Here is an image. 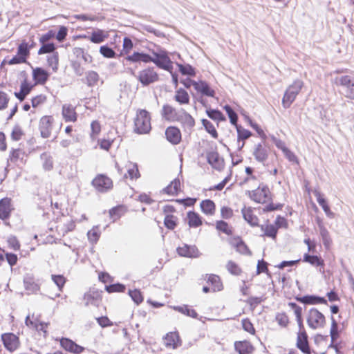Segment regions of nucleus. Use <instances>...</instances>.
Returning a JSON list of instances; mask_svg holds the SVG:
<instances>
[{
  "instance_id": "obj_1",
  "label": "nucleus",
  "mask_w": 354,
  "mask_h": 354,
  "mask_svg": "<svg viewBox=\"0 0 354 354\" xmlns=\"http://www.w3.org/2000/svg\"><path fill=\"white\" fill-rule=\"evenodd\" d=\"M152 54L154 57L144 53L134 52L131 55L127 56L126 59L132 62H153L160 68L170 71L171 61L165 51H160V53L153 51Z\"/></svg>"
},
{
  "instance_id": "obj_2",
  "label": "nucleus",
  "mask_w": 354,
  "mask_h": 354,
  "mask_svg": "<svg viewBox=\"0 0 354 354\" xmlns=\"http://www.w3.org/2000/svg\"><path fill=\"white\" fill-rule=\"evenodd\" d=\"M304 86V82L301 80H296L286 89L282 99V104L285 109L289 108L292 103L296 99Z\"/></svg>"
},
{
  "instance_id": "obj_3",
  "label": "nucleus",
  "mask_w": 354,
  "mask_h": 354,
  "mask_svg": "<svg viewBox=\"0 0 354 354\" xmlns=\"http://www.w3.org/2000/svg\"><path fill=\"white\" fill-rule=\"evenodd\" d=\"M135 131L140 134L147 133L151 130V118L145 110H140L134 120Z\"/></svg>"
},
{
  "instance_id": "obj_4",
  "label": "nucleus",
  "mask_w": 354,
  "mask_h": 354,
  "mask_svg": "<svg viewBox=\"0 0 354 354\" xmlns=\"http://www.w3.org/2000/svg\"><path fill=\"white\" fill-rule=\"evenodd\" d=\"M307 324L313 329L323 328L326 324V319L324 315L317 308H312L308 311Z\"/></svg>"
},
{
  "instance_id": "obj_5",
  "label": "nucleus",
  "mask_w": 354,
  "mask_h": 354,
  "mask_svg": "<svg viewBox=\"0 0 354 354\" xmlns=\"http://www.w3.org/2000/svg\"><path fill=\"white\" fill-rule=\"evenodd\" d=\"M132 75H133L143 86H148L158 80V75L152 67H148L140 71L137 75L132 72Z\"/></svg>"
},
{
  "instance_id": "obj_6",
  "label": "nucleus",
  "mask_w": 354,
  "mask_h": 354,
  "mask_svg": "<svg viewBox=\"0 0 354 354\" xmlns=\"http://www.w3.org/2000/svg\"><path fill=\"white\" fill-rule=\"evenodd\" d=\"M92 185L98 192H105L112 187L113 183L111 178L99 174L93 180Z\"/></svg>"
},
{
  "instance_id": "obj_7",
  "label": "nucleus",
  "mask_w": 354,
  "mask_h": 354,
  "mask_svg": "<svg viewBox=\"0 0 354 354\" xmlns=\"http://www.w3.org/2000/svg\"><path fill=\"white\" fill-rule=\"evenodd\" d=\"M1 340L4 347L10 352L16 351L20 345L19 337L12 333L2 334Z\"/></svg>"
},
{
  "instance_id": "obj_8",
  "label": "nucleus",
  "mask_w": 354,
  "mask_h": 354,
  "mask_svg": "<svg viewBox=\"0 0 354 354\" xmlns=\"http://www.w3.org/2000/svg\"><path fill=\"white\" fill-rule=\"evenodd\" d=\"M53 121L54 119L50 115H45L41 118L39 129L42 138H48L50 137L53 129Z\"/></svg>"
},
{
  "instance_id": "obj_9",
  "label": "nucleus",
  "mask_w": 354,
  "mask_h": 354,
  "mask_svg": "<svg viewBox=\"0 0 354 354\" xmlns=\"http://www.w3.org/2000/svg\"><path fill=\"white\" fill-rule=\"evenodd\" d=\"M270 190L267 186L259 187L252 192L250 198L258 203H265L270 199Z\"/></svg>"
},
{
  "instance_id": "obj_10",
  "label": "nucleus",
  "mask_w": 354,
  "mask_h": 354,
  "mask_svg": "<svg viewBox=\"0 0 354 354\" xmlns=\"http://www.w3.org/2000/svg\"><path fill=\"white\" fill-rule=\"evenodd\" d=\"M207 162L215 169L221 171L224 167V160L216 151L207 152Z\"/></svg>"
},
{
  "instance_id": "obj_11",
  "label": "nucleus",
  "mask_w": 354,
  "mask_h": 354,
  "mask_svg": "<svg viewBox=\"0 0 354 354\" xmlns=\"http://www.w3.org/2000/svg\"><path fill=\"white\" fill-rule=\"evenodd\" d=\"M176 122H180L185 129H191L195 125V120L192 116L183 109L179 110L178 120Z\"/></svg>"
},
{
  "instance_id": "obj_12",
  "label": "nucleus",
  "mask_w": 354,
  "mask_h": 354,
  "mask_svg": "<svg viewBox=\"0 0 354 354\" xmlns=\"http://www.w3.org/2000/svg\"><path fill=\"white\" fill-rule=\"evenodd\" d=\"M331 327L330 330V335L331 338V343L329 346L330 348H333L335 350L337 354H341L337 344H335V342L339 337L338 324L337 321L335 319L333 316H331Z\"/></svg>"
},
{
  "instance_id": "obj_13",
  "label": "nucleus",
  "mask_w": 354,
  "mask_h": 354,
  "mask_svg": "<svg viewBox=\"0 0 354 354\" xmlns=\"http://www.w3.org/2000/svg\"><path fill=\"white\" fill-rule=\"evenodd\" d=\"M177 252L180 256L184 257L196 258L199 257V251L195 245L185 244L177 248Z\"/></svg>"
},
{
  "instance_id": "obj_14",
  "label": "nucleus",
  "mask_w": 354,
  "mask_h": 354,
  "mask_svg": "<svg viewBox=\"0 0 354 354\" xmlns=\"http://www.w3.org/2000/svg\"><path fill=\"white\" fill-rule=\"evenodd\" d=\"M167 140L173 145L178 144L181 140V133L177 127H169L165 131Z\"/></svg>"
},
{
  "instance_id": "obj_15",
  "label": "nucleus",
  "mask_w": 354,
  "mask_h": 354,
  "mask_svg": "<svg viewBox=\"0 0 354 354\" xmlns=\"http://www.w3.org/2000/svg\"><path fill=\"white\" fill-rule=\"evenodd\" d=\"M12 210L11 199L10 198L6 197L0 200V218L1 220L8 219Z\"/></svg>"
},
{
  "instance_id": "obj_16",
  "label": "nucleus",
  "mask_w": 354,
  "mask_h": 354,
  "mask_svg": "<svg viewBox=\"0 0 354 354\" xmlns=\"http://www.w3.org/2000/svg\"><path fill=\"white\" fill-rule=\"evenodd\" d=\"M100 292L97 290H90L86 292L84 295V300L85 301V305L89 306L93 305L97 306L100 302Z\"/></svg>"
},
{
  "instance_id": "obj_17",
  "label": "nucleus",
  "mask_w": 354,
  "mask_h": 354,
  "mask_svg": "<svg viewBox=\"0 0 354 354\" xmlns=\"http://www.w3.org/2000/svg\"><path fill=\"white\" fill-rule=\"evenodd\" d=\"M179 110H176L169 104L162 106L161 115L163 118L169 122H176L178 120Z\"/></svg>"
},
{
  "instance_id": "obj_18",
  "label": "nucleus",
  "mask_w": 354,
  "mask_h": 354,
  "mask_svg": "<svg viewBox=\"0 0 354 354\" xmlns=\"http://www.w3.org/2000/svg\"><path fill=\"white\" fill-rule=\"evenodd\" d=\"M253 155L257 161L264 162L268 157V149L261 144H258L255 146Z\"/></svg>"
},
{
  "instance_id": "obj_19",
  "label": "nucleus",
  "mask_w": 354,
  "mask_h": 354,
  "mask_svg": "<svg viewBox=\"0 0 354 354\" xmlns=\"http://www.w3.org/2000/svg\"><path fill=\"white\" fill-rule=\"evenodd\" d=\"M164 342L167 347H171L173 348H177L180 345L178 333L176 332H170L167 333L164 338Z\"/></svg>"
},
{
  "instance_id": "obj_20",
  "label": "nucleus",
  "mask_w": 354,
  "mask_h": 354,
  "mask_svg": "<svg viewBox=\"0 0 354 354\" xmlns=\"http://www.w3.org/2000/svg\"><path fill=\"white\" fill-rule=\"evenodd\" d=\"M194 89L201 94L209 96L214 97L215 94V91L212 89L208 84L204 81L196 82L194 83Z\"/></svg>"
},
{
  "instance_id": "obj_21",
  "label": "nucleus",
  "mask_w": 354,
  "mask_h": 354,
  "mask_svg": "<svg viewBox=\"0 0 354 354\" xmlns=\"http://www.w3.org/2000/svg\"><path fill=\"white\" fill-rule=\"evenodd\" d=\"M297 300L304 304H326L327 301L324 298L316 295H306L301 297H297Z\"/></svg>"
},
{
  "instance_id": "obj_22",
  "label": "nucleus",
  "mask_w": 354,
  "mask_h": 354,
  "mask_svg": "<svg viewBox=\"0 0 354 354\" xmlns=\"http://www.w3.org/2000/svg\"><path fill=\"white\" fill-rule=\"evenodd\" d=\"M297 347L304 353L310 354L308 336L306 332L299 333L297 335Z\"/></svg>"
},
{
  "instance_id": "obj_23",
  "label": "nucleus",
  "mask_w": 354,
  "mask_h": 354,
  "mask_svg": "<svg viewBox=\"0 0 354 354\" xmlns=\"http://www.w3.org/2000/svg\"><path fill=\"white\" fill-rule=\"evenodd\" d=\"M62 115L66 122H75L77 120L76 112L71 104H64L62 106Z\"/></svg>"
},
{
  "instance_id": "obj_24",
  "label": "nucleus",
  "mask_w": 354,
  "mask_h": 354,
  "mask_svg": "<svg viewBox=\"0 0 354 354\" xmlns=\"http://www.w3.org/2000/svg\"><path fill=\"white\" fill-rule=\"evenodd\" d=\"M234 346L239 354H250L254 351L253 346L248 341L236 342Z\"/></svg>"
},
{
  "instance_id": "obj_25",
  "label": "nucleus",
  "mask_w": 354,
  "mask_h": 354,
  "mask_svg": "<svg viewBox=\"0 0 354 354\" xmlns=\"http://www.w3.org/2000/svg\"><path fill=\"white\" fill-rule=\"evenodd\" d=\"M315 196L316 197L317 201L319 205L322 207L323 210L326 213V214L330 218L334 216L333 212H332L330 209L329 206L328 205L326 201L323 197V195L319 192L315 190L313 192Z\"/></svg>"
},
{
  "instance_id": "obj_26",
  "label": "nucleus",
  "mask_w": 354,
  "mask_h": 354,
  "mask_svg": "<svg viewBox=\"0 0 354 354\" xmlns=\"http://www.w3.org/2000/svg\"><path fill=\"white\" fill-rule=\"evenodd\" d=\"M230 243L236 248V251L242 254L251 255L252 253L246 244L239 238H235Z\"/></svg>"
},
{
  "instance_id": "obj_27",
  "label": "nucleus",
  "mask_w": 354,
  "mask_h": 354,
  "mask_svg": "<svg viewBox=\"0 0 354 354\" xmlns=\"http://www.w3.org/2000/svg\"><path fill=\"white\" fill-rule=\"evenodd\" d=\"M241 212L244 219L252 226H256L258 225V218L257 216L253 214L251 208H246L245 207L242 209Z\"/></svg>"
},
{
  "instance_id": "obj_28",
  "label": "nucleus",
  "mask_w": 354,
  "mask_h": 354,
  "mask_svg": "<svg viewBox=\"0 0 354 354\" xmlns=\"http://www.w3.org/2000/svg\"><path fill=\"white\" fill-rule=\"evenodd\" d=\"M33 78L34 80L39 84H44L48 78V73L41 68H36L33 70L32 73Z\"/></svg>"
},
{
  "instance_id": "obj_29",
  "label": "nucleus",
  "mask_w": 354,
  "mask_h": 354,
  "mask_svg": "<svg viewBox=\"0 0 354 354\" xmlns=\"http://www.w3.org/2000/svg\"><path fill=\"white\" fill-rule=\"evenodd\" d=\"M207 281L212 286V290L214 292L220 291L223 289V284L218 275L213 274H207Z\"/></svg>"
},
{
  "instance_id": "obj_30",
  "label": "nucleus",
  "mask_w": 354,
  "mask_h": 354,
  "mask_svg": "<svg viewBox=\"0 0 354 354\" xmlns=\"http://www.w3.org/2000/svg\"><path fill=\"white\" fill-rule=\"evenodd\" d=\"M201 208L202 212L207 215H213L215 212V204L209 199L202 201Z\"/></svg>"
},
{
  "instance_id": "obj_31",
  "label": "nucleus",
  "mask_w": 354,
  "mask_h": 354,
  "mask_svg": "<svg viewBox=\"0 0 354 354\" xmlns=\"http://www.w3.org/2000/svg\"><path fill=\"white\" fill-rule=\"evenodd\" d=\"M303 261L314 266H320L322 268H324V260L316 255H310L308 254H305L304 255Z\"/></svg>"
},
{
  "instance_id": "obj_32",
  "label": "nucleus",
  "mask_w": 354,
  "mask_h": 354,
  "mask_svg": "<svg viewBox=\"0 0 354 354\" xmlns=\"http://www.w3.org/2000/svg\"><path fill=\"white\" fill-rule=\"evenodd\" d=\"M24 287L26 290L30 292H36L39 290V286L35 282L34 279L30 275H26L24 279Z\"/></svg>"
},
{
  "instance_id": "obj_33",
  "label": "nucleus",
  "mask_w": 354,
  "mask_h": 354,
  "mask_svg": "<svg viewBox=\"0 0 354 354\" xmlns=\"http://www.w3.org/2000/svg\"><path fill=\"white\" fill-rule=\"evenodd\" d=\"M174 99L180 104H189V94L183 88H179L176 91Z\"/></svg>"
},
{
  "instance_id": "obj_34",
  "label": "nucleus",
  "mask_w": 354,
  "mask_h": 354,
  "mask_svg": "<svg viewBox=\"0 0 354 354\" xmlns=\"http://www.w3.org/2000/svg\"><path fill=\"white\" fill-rule=\"evenodd\" d=\"M188 223L191 227H197L202 224L201 218L198 214L194 212L187 213Z\"/></svg>"
},
{
  "instance_id": "obj_35",
  "label": "nucleus",
  "mask_w": 354,
  "mask_h": 354,
  "mask_svg": "<svg viewBox=\"0 0 354 354\" xmlns=\"http://www.w3.org/2000/svg\"><path fill=\"white\" fill-rule=\"evenodd\" d=\"M180 183L178 179H174L171 183L163 189V192L169 195H175L180 189Z\"/></svg>"
},
{
  "instance_id": "obj_36",
  "label": "nucleus",
  "mask_w": 354,
  "mask_h": 354,
  "mask_svg": "<svg viewBox=\"0 0 354 354\" xmlns=\"http://www.w3.org/2000/svg\"><path fill=\"white\" fill-rule=\"evenodd\" d=\"M107 35L104 33V31L100 29H97L91 33L90 40L95 44H100L103 42Z\"/></svg>"
},
{
  "instance_id": "obj_37",
  "label": "nucleus",
  "mask_w": 354,
  "mask_h": 354,
  "mask_svg": "<svg viewBox=\"0 0 354 354\" xmlns=\"http://www.w3.org/2000/svg\"><path fill=\"white\" fill-rule=\"evenodd\" d=\"M86 84L88 86H94L100 80L99 75L93 71H89L86 73Z\"/></svg>"
},
{
  "instance_id": "obj_38",
  "label": "nucleus",
  "mask_w": 354,
  "mask_h": 354,
  "mask_svg": "<svg viewBox=\"0 0 354 354\" xmlns=\"http://www.w3.org/2000/svg\"><path fill=\"white\" fill-rule=\"evenodd\" d=\"M174 309L177 311L193 318H197L198 313L193 308H190L188 306H176Z\"/></svg>"
},
{
  "instance_id": "obj_39",
  "label": "nucleus",
  "mask_w": 354,
  "mask_h": 354,
  "mask_svg": "<svg viewBox=\"0 0 354 354\" xmlns=\"http://www.w3.org/2000/svg\"><path fill=\"white\" fill-rule=\"evenodd\" d=\"M206 113L208 117L213 120L219 122L225 120L223 114L218 110L209 109L206 110Z\"/></svg>"
},
{
  "instance_id": "obj_40",
  "label": "nucleus",
  "mask_w": 354,
  "mask_h": 354,
  "mask_svg": "<svg viewBox=\"0 0 354 354\" xmlns=\"http://www.w3.org/2000/svg\"><path fill=\"white\" fill-rule=\"evenodd\" d=\"M319 234L322 237L323 244L326 249H328L332 243V239L330 238L329 232L325 228L319 230Z\"/></svg>"
},
{
  "instance_id": "obj_41",
  "label": "nucleus",
  "mask_w": 354,
  "mask_h": 354,
  "mask_svg": "<svg viewBox=\"0 0 354 354\" xmlns=\"http://www.w3.org/2000/svg\"><path fill=\"white\" fill-rule=\"evenodd\" d=\"M127 173L131 179L138 178L140 173L138 171V165L136 163L129 162L127 165Z\"/></svg>"
},
{
  "instance_id": "obj_42",
  "label": "nucleus",
  "mask_w": 354,
  "mask_h": 354,
  "mask_svg": "<svg viewBox=\"0 0 354 354\" xmlns=\"http://www.w3.org/2000/svg\"><path fill=\"white\" fill-rule=\"evenodd\" d=\"M203 127L205 130L214 138H218V133L214 126V124L207 119H203L201 120Z\"/></svg>"
},
{
  "instance_id": "obj_43",
  "label": "nucleus",
  "mask_w": 354,
  "mask_h": 354,
  "mask_svg": "<svg viewBox=\"0 0 354 354\" xmlns=\"http://www.w3.org/2000/svg\"><path fill=\"white\" fill-rule=\"evenodd\" d=\"M336 80L341 86H345L346 88L354 86V78L349 75H343Z\"/></svg>"
},
{
  "instance_id": "obj_44",
  "label": "nucleus",
  "mask_w": 354,
  "mask_h": 354,
  "mask_svg": "<svg viewBox=\"0 0 354 354\" xmlns=\"http://www.w3.org/2000/svg\"><path fill=\"white\" fill-rule=\"evenodd\" d=\"M164 224L169 230H174L177 225V217L174 215H167L164 219Z\"/></svg>"
},
{
  "instance_id": "obj_45",
  "label": "nucleus",
  "mask_w": 354,
  "mask_h": 354,
  "mask_svg": "<svg viewBox=\"0 0 354 354\" xmlns=\"http://www.w3.org/2000/svg\"><path fill=\"white\" fill-rule=\"evenodd\" d=\"M216 227L218 230L226 234L227 235H231L232 234V229L228 224L223 221H218L216 222Z\"/></svg>"
},
{
  "instance_id": "obj_46",
  "label": "nucleus",
  "mask_w": 354,
  "mask_h": 354,
  "mask_svg": "<svg viewBox=\"0 0 354 354\" xmlns=\"http://www.w3.org/2000/svg\"><path fill=\"white\" fill-rule=\"evenodd\" d=\"M59 56L58 53H53L52 55H50L47 58V62L50 67L52 68L53 71H56L58 67Z\"/></svg>"
},
{
  "instance_id": "obj_47",
  "label": "nucleus",
  "mask_w": 354,
  "mask_h": 354,
  "mask_svg": "<svg viewBox=\"0 0 354 354\" xmlns=\"http://www.w3.org/2000/svg\"><path fill=\"white\" fill-rule=\"evenodd\" d=\"M177 66L179 68L180 72L183 75H189V76L195 75V70L189 64L183 65V64H177Z\"/></svg>"
},
{
  "instance_id": "obj_48",
  "label": "nucleus",
  "mask_w": 354,
  "mask_h": 354,
  "mask_svg": "<svg viewBox=\"0 0 354 354\" xmlns=\"http://www.w3.org/2000/svg\"><path fill=\"white\" fill-rule=\"evenodd\" d=\"M261 230L264 232V234L267 236L275 238L277 233V228L273 225H267L262 226Z\"/></svg>"
},
{
  "instance_id": "obj_49",
  "label": "nucleus",
  "mask_w": 354,
  "mask_h": 354,
  "mask_svg": "<svg viewBox=\"0 0 354 354\" xmlns=\"http://www.w3.org/2000/svg\"><path fill=\"white\" fill-rule=\"evenodd\" d=\"M129 295L137 305L140 304L143 301V297L139 290L135 289L133 290H129Z\"/></svg>"
},
{
  "instance_id": "obj_50",
  "label": "nucleus",
  "mask_w": 354,
  "mask_h": 354,
  "mask_svg": "<svg viewBox=\"0 0 354 354\" xmlns=\"http://www.w3.org/2000/svg\"><path fill=\"white\" fill-rule=\"evenodd\" d=\"M100 53L106 58H113L116 55L115 52L108 46H102L100 48Z\"/></svg>"
},
{
  "instance_id": "obj_51",
  "label": "nucleus",
  "mask_w": 354,
  "mask_h": 354,
  "mask_svg": "<svg viewBox=\"0 0 354 354\" xmlns=\"http://www.w3.org/2000/svg\"><path fill=\"white\" fill-rule=\"evenodd\" d=\"M224 109L225 110L230 120V122L232 124L236 125L237 120H238V116L237 114L235 113V111L232 109V107L229 105H225L224 106Z\"/></svg>"
},
{
  "instance_id": "obj_52",
  "label": "nucleus",
  "mask_w": 354,
  "mask_h": 354,
  "mask_svg": "<svg viewBox=\"0 0 354 354\" xmlns=\"http://www.w3.org/2000/svg\"><path fill=\"white\" fill-rule=\"evenodd\" d=\"M226 268L231 274L234 275H239L241 272V268L232 261H229L227 262Z\"/></svg>"
},
{
  "instance_id": "obj_53",
  "label": "nucleus",
  "mask_w": 354,
  "mask_h": 354,
  "mask_svg": "<svg viewBox=\"0 0 354 354\" xmlns=\"http://www.w3.org/2000/svg\"><path fill=\"white\" fill-rule=\"evenodd\" d=\"M55 50V46L53 43L43 44L42 46L39 49L38 54L42 55L46 53H53Z\"/></svg>"
},
{
  "instance_id": "obj_54",
  "label": "nucleus",
  "mask_w": 354,
  "mask_h": 354,
  "mask_svg": "<svg viewBox=\"0 0 354 354\" xmlns=\"http://www.w3.org/2000/svg\"><path fill=\"white\" fill-rule=\"evenodd\" d=\"M122 214V207L118 206L112 208L109 211V215L113 221L118 219Z\"/></svg>"
},
{
  "instance_id": "obj_55",
  "label": "nucleus",
  "mask_w": 354,
  "mask_h": 354,
  "mask_svg": "<svg viewBox=\"0 0 354 354\" xmlns=\"http://www.w3.org/2000/svg\"><path fill=\"white\" fill-rule=\"evenodd\" d=\"M17 54L21 57H24L26 59V57L29 55V49L27 43L22 42L18 46Z\"/></svg>"
},
{
  "instance_id": "obj_56",
  "label": "nucleus",
  "mask_w": 354,
  "mask_h": 354,
  "mask_svg": "<svg viewBox=\"0 0 354 354\" xmlns=\"http://www.w3.org/2000/svg\"><path fill=\"white\" fill-rule=\"evenodd\" d=\"M242 326L244 330L250 334H254L255 329L249 319H243L242 320Z\"/></svg>"
},
{
  "instance_id": "obj_57",
  "label": "nucleus",
  "mask_w": 354,
  "mask_h": 354,
  "mask_svg": "<svg viewBox=\"0 0 354 354\" xmlns=\"http://www.w3.org/2000/svg\"><path fill=\"white\" fill-rule=\"evenodd\" d=\"M88 239L91 243H96L100 237V233L97 228H93L87 233Z\"/></svg>"
},
{
  "instance_id": "obj_58",
  "label": "nucleus",
  "mask_w": 354,
  "mask_h": 354,
  "mask_svg": "<svg viewBox=\"0 0 354 354\" xmlns=\"http://www.w3.org/2000/svg\"><path fill=\"white\" fill-rule=\"evenodd\" d=\"M75 344V342L68 338H62L60 339V345L66 351H69L73 346Z\"/></svg>"
},
{
  "instance_id": "obj_59",
  "label": "nucleus",
  "mask_w": 354,
  "mask_h": 354,
  "mask_svg": "<svg viewBox=\"0 0 354 354\" xmlns=\"http://www.w3.org/2000/svg\"><path fill=\"white\" fill-rule=\"evenodd\" d=\"M91 136L93 138H94L95 136H97L99 134V133L101 131L100 124L96 120L93 121L91 124Z\"/></svg>"
},
{
  "instance_id": "obj_60",
  "label": "nucleus",
  "mask_w": 354,
  "mask_h": 354,
  "mask_svg": "<svg viewBox=\"0 0 354 354\" xmlns=\"http://www.w3.org/2000/svg\"><path fill=\"white\" fill-rule=\"evenodd\" d=\"M237 133H238V139L239 140H246L249 138L252 133L249 130L242 129L241 127H237Z\"/></svg>"
},
{
  "instance_id": "obj_61",
  "label": "nucleus",
  "mask_w": 354,
  "mask_h": 354,
  "mask_svg": "<svg viewBox=\"0 0 354 354\" xmlns=\"http://www.w3.org/2000/svg\"><path fill=\"white\" fill-rule=\"evenodd\" d=\"M281 150L283 152L286 158L290 162H297V157L293 152L289 150L286 146L281 147Z\"/></svg>"
},
{
  "instance_id": "obj_62",
  "label": "nucleus",
  "mask_w": 354,
  "mask_h": 354,
  "mask_svg": "<svg viewBox=\"0 0 354 354\" xmlns=\"http://www.w3.org/2000/svg\"><path fill=\"white\" fill-rule=\"evenodd\" d=\"M24 133L19 126H15L12 131L11 138L13 140L18 141L21 138Z\"/></svg>"
},
{
  "instance_id": "obj_63",
  "label": "nucleus",
  "mask_w": 354,
  "mask_h": 354,
  "mask_svg": "<svg viewBox=\"0 0 354 354\" xmlns=\"http://www.w3.org/2000/svg\"><path fill=\"white\" fill-rule=\"evenodd\" d=\"M98 324L102 328L112 326L113 322L106 316H102L96 319Z\"/></svg>"
},
{
  "instance_id": "obj_64",
  "label": "nucleus",
  "mask_w": 354,
  "mask_h": 354,
  "mask_svg": "<svg viewBox=\"0 0 354 354\" xmlns=\"http://www.w3.org/2000/svg\"><path fill=\"white\" fill-rule=\"evenodd\" d=\"M278 324L281 326H286L288 324V317L285 313H279L276 316Z\"/></svg>"
}]
</instances>
